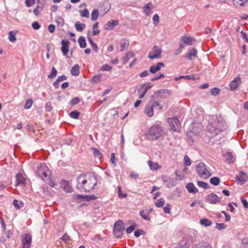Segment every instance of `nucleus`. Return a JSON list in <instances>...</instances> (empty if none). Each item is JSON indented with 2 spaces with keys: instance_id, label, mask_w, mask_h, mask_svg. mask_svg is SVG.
<instances>
[{
  "instance_id": "obj_56",
  "label": "nucleus",
  "mask_w": 248,
  "mask_h": 248,
  "mask_svg": "<svg viewBox=\"0 0 248 248\" xmlns=\"http://www.w3.org/2000/svg\"><path fill=\"white\" fill-rule=\"evenodd\" d=\"M44 181H45L46 183H47V184L50 185V186L52 187H54V186H55V183L50 179V176L48 177V179L47 180H44Z\"/></svg>"
},
{
  "instance_id": "obj_53",
  "label": "nucleus",
  "mask_w": 248,
  "mask_h": 248,
  "mask_svg": "<svg viewBox=\"0 0 248 248\" xmlns=\"http://www.w3.org/2000/svg\"><path fill=\"white\" fill-rule=\"evenodd\" d=\"M79 100L78 97L73 98L70 101V104L71 106H74L79 103Z\"/></svg>"
},
{
  "instance_id": "obj_31",
  "label": "nucleus",
  "mask_w": 248,
  "mask_h": 248,
  "mask_svg": "<svg viewBox=\"0 0 248 248\" xmlns=\"http://www.w3.org/2000/svg\"><path fill=\"white\" fill-rule=\"evenodd\" d=\"M44 5L41 4H38L36 6V8L34 9L33 11V14L35 16H38L40 12L43 10Z\"/></svg>"
},
{
  "instance_id": "obj_9",
  "label": "nucleus",
  "mask_w": 248,
  "mask_h": 248,
  "mask_svg": "<svg viewBox=\"0 0 248 248\" xmlns=\"http://www.w3.org/2000/svg\"><path fill=\"white\" fill-rule=\"evenodd\" d=\"M168 123L170 130L174 132H179L181 129V125L179 120L175 117L170 118L168 119Z\"/></svg>"
},
{
  "instance_id": "obj_25",
  "label": "nucleus",
  "mask_w": 248,
  "mask_h": 248,
  "mask_svg": "<svg viewBox=\"0 0 248 248\" xmlns=\"http://www.w3.org/2000/svg\"><path fill=\"white\" fill-rule=\"evenodd\" d=\"M224 156L229 162L231 163L234 162L235 158L233 157L232 153L227 152L224 154Z\"/></svg>"
},
{
  "instance_id": "obj_33",
  "label": "nucleus",
  "mask_w": 248,
  "mask_h": 248,
  "mask_svg": "<svg viewBox=\"0 0 248 248\" xmlns=\"http://www.w3.org/2000/svg\"><path fill=\"white\" fill-rule=\"evenodd\" d=\"M200 223L201 225L205 227L210 226L212 224V222L208 219L204 218L200 220Z\"/></svg>"
},
{
  "instance_id": "obj_62",
  "label": "nucleus",
  "mask_w": 248,
  "mask_h": 248,
  "mask_svg": "<svg viewBox=\"0 0 248 248\" xmlns=\"http://www.w3.org/2000/svg\"><path fill=\"white\" fill-rule=\"evenodd\" d=\"M241 200L242 204L246 208H248V202L246 199H243L242 197H241Z\"/></svg>"
},
{
  "instance_id": "obj_16",
  "label": "nucleus",
  "mask_w": 248,
  "mask_h": 248,
  "mask_svg": "<svg viewBox=\"0 0 248 248\" xmlns=\"http://www.w3.org/2000/svg\"><path fill=\"white\" fill-rule=\"evenodd\" d=\"M197 55V51L194 48H192L189 49L186 55L184 56L185 58L188 59V60H193Z\"/></svg>"
},
{
  "instance_id": "obj_34",
  "label": "nucleus",
  "mask_w": 248,
  "mask_h": 248,
  "mask_svg": "<svg viewBox=\"0 0 248 248\" xmlns=\"http://www.w3.org/2000/svg\"><path fill=\"white\" fill-rule=\"evenodd\" d=\"M8 38L11 42L14 43L16 40V33L14 31H10L8 33Z\"/></svg>"
},
{
  "instance_id": "obj_7",
  "label": "nucleus",
  "mask_w": 248,
  "mask_h": 248,
  "mask_svg": "<svg viewBox=\"0 0 248 248\" xmlns=\"http://www.w3.org/2000/svg\"><path fill=\"white\" fill-rule=\"evenodd\" d=\"M152 87V85L150 82L139 85L136 87L135 93L139 95L140 99H142L144 97L148 90Z\"/></svg>"
},
{
  "instance_id": "obj_26",
  "label": "nucleus",
  "mask_w": 248,
  "mask_h": 248,
  "mask_svg": "<svg viewBox=\"0 0 248 248\" xmlns=\"http://www.w3.org/2000/svg\"><path fill=\"white\" fill-rule=\"evenodd\" d=\"M79 66L78 64H75L71 69V73L73 76H77L79 74Z\"/></svg>"
},
{
  "instance_id": "obj_54",
  "label": "nucleus",
  "mask_w": 248,
  "mask_h": 248,
  "mask_svg": "<svg viewBox=\"0 0 248 248\" xmlns=\"http://www.w3.org/2000/svg\"><path fill=\"white\" fill-rule=\"evenodd\" d=\"M136 225H131L128 228H127L126 230V232L127 233H130L132 232L136 228Z\"/></svg>"
},
{
  "instance_id": "obj_61",
  "label": "nucleus",
  "mask_w": 248,
  "mask_h": 248,
  "mask_svg": "<svg viewBox=\"0 0 248 248\" xmlns=\"http://www.w3.org/2000/svg\"><path fill=\"white\" fill-rule=\"evenodd\" d=\"M163 210L165 213H170V204H167L166 206L163 208Z\"/></svg>"
},
{
  "instance_id": "obj_4",
  "label": "nucleus",
  "mask_w": 248,
  "mask_h": 248,
  "mask_svg": "<svg viewBox=\"0 0 248 248\" xmlns=\"http://www.w3.org/2000/svg\"><path fill=\"white\" fill-rule=\"evenodd\" d=\"M196 169L199 177L202 179H207L211 175V173L202 162L196 165Z\"/></svg>"
},
{
  "instance_id": "obj_30",
  "label": "nucleus",
  "mask_w": 248,
  "mask_h": 248,
  "mask_svg": "<svg viewBox=\"0 0 248 248\" xmlns=\"http://www.w3.org/2000/svg\"><path fill=\"white\" fill-rule=\"evenodd\" d=\"M13 205L16 208V209H20L21 207H22L24 205V203L21 201H18L17 200H14L13 201Z\"/></svg>"
},
{
  "instance_id": "obj_38",
  "label": "nucleus",
  "mask_w": 248,
  "mask_h": 248,
  "mask_svg": "<svg viewBox=\"0 0 248 248\" xmlns=\"http://www.w3.org/2000/svg\"><path fill=\"white\" fill-rule=\"evenodd\" d=\"M112 69V67L108 64H103L100 68V70L102 71H109L111 70Z\"/></svg>"
},
{
  "instance_id": "obj_49",
  "label": "nucleus",
  "mask_w": 248,
  "mask_h": 248,
  "mask_svg": "<svg viewBox=\"0 0 248 248\" xmlns=\"http://www.w3.org/2000/svg\"><path fill=\"white\" fill-rule=\"evenodd\" d=\"M151 3H147V4H146L145 5H144L143 6V9H144V12L146 14V15H148L150 14V11L149 10V9H150V6L151 5Z\"/></svg>"
},
{
  "instance_id": "obj_41",
  "label": "nucleus",
  "mask_w": 248,
  "mask_h": 248,
  "mask_svg": "<svg viewBox=\"0 0 248 248\" xmlns=\"http://www.w3.org/2000/svg\"><path fill=\"white\" fill-rule=\"evenodd\" d=\"M117 189H118V197L120 198H126L127 196V195L126 193H123V192L121 190V186H118Z\"/></svg>"
},
{
  "instance_id": "obj_52",
  "label": "nucleus",
  "mask_w": 248,
  "mask_h": 248,
  "mask_svg": "<svg viewBox=\"0 0 248 248\" xmlns=\"http://www.w3.org/2000/svg\"><path fill=\"white\" fill-rule=\"evenodd\" d=\"M215 228H216V229H217L218 230H221L225 229L226 228V226L225 225H224L223 223H216Z\"/></svg>"
},
{
  "instance_id": "obj_43",
  "label": "nucleus",
  "mask_w": 248,
  "mask_h": 248,
  "mask_svg": "<svg viewBox=\"0 0 248 248\" xmlns=\"http://www.w3.org/2000/svg\"><path fill=\"white\" fill-rule=\"evenodd\" d=\"M197 185L199 187L205 189H208L209 187L207 183L202 181H198Z\"/></svg>"
},
{
  "instance_id": "obj_29",
  "label": "nucleus",
  "mask_w": 248,
  "mask_h": 248,
  "mask_svg": "<svg viewBox=\"0 0 248 248\" xmlns=\"http://www.w3.org/2000/svg\"><path fill=\"white\" fill-rule=\"evenodd\" d=\"M192 248H211L210 246L205 242H202L194 245Z\"/></svg>"
},
{
  "instance_id": "obj_39",
  "label": "nucleus",
  "mask_w": 248,
  "mask_h": 248,
  "mask_svg": "<svg viewBox=\"0 0 248 248\" xmlns=\"http://www.w3.org/2000/svg\"><path fill=\"white\" fill-rule=\"evenodd\" d=\"M220 179L218 177H214L210 179V182L214 186H217L219 184Z\"/></svg>"
},
{
  "instance_id": "obj_22",
  "label": "nucleus",
  "mask_w": 248,
  "mask_h": 248,
  "mask_svg": "<svg viewBox=\"0 0 248 248\" xmlns=\"http://www.w3.org/2000/svg\"><path fill=\"white\" fill-rule=\"evenodd\" d=\"M148 164L150 167V169L152 170H158L161 168L157 163L153 162L151 160L148 161Z\"/></svg>"
},
{
  "instance_id": "obj_20",
  "label": "nucleus",
  "mask_w": 248,
  "mask_h": 248,
  "mask_svg": "<svg viewBox=\"0 0 248 248\" xmlns=\"http://www.w3.org/2000/svg\"><path fill=\"white\" fill-rule=\"evenodd\" d=\"M61 184L62 188L65 191L67 192H71L72 191V189L68 181L62 180L61 182Z\"/></svg>"
},
{
  "instance_id": "obj_21",
  "label": "nucleus",
  "mask_w": 248,
  "mask_h": 248,
  "mask_svg": "<svg viewBox=\"0 0 248 248\" xmlns=\"http://www.w3.org/2000/svg\"><path fill=\"white\" fill-rule=\"evenodd\" d=\"M186 188H187L188 192L190 193L195 194L198 192V189L192 183L187 184Z\"/></svg>"
},
{
  "instance_id": "obj_13",
  "label": "nucleus",
  "mask_w": 248,
  "mask_h": 248,
  "mask_svg": "<svg viewBox=\"0 0 248 248\" xmlns=\"http://www.w3.org/2000/svg\"><path fill=\"white\" fill-rule=\"evenodd\" d=\"M180 40L181 42L187 46L193 45L196 41L194 37L186 35L182 36Z\"/></svg>"
},
{
  "instance_id": "obj_48",
  "label": "nucleus",
  "mask_w": 248,
  "mask_h": 248,
  "mask_svg": "<svg viewBox=\"0 0 248 248\" xmlns=\"http://www.w3.org/2000/svg\"><path fill=\"white\" fill-rule=\"evenodd\" d=\"M80 16L81 17H89V13L88 10L87 9H85L83 11H80Z\"/></svg>"
},
{
  "instance_id": "obj_35",
  "label": "nucleus",
  "mask_w": 248,
  "mask_h": 248,
  "mask_svg": "<svg viewBox=\"0 0 248 248\" xmlns=\"http://www.w3.org/2000/svg\"><path fill=\"white\" fill-rule=\"evenodd\" d=\"M165 203L164 199L163 198H160L155 202V204L157 207L159 208L163 207Z\"/></svg>"
},
{
  "instance_id": "obj_47",
  "label": "nucleus",
  "mask_w": 248,
  "mask_h": 248,
  "mask_svg": "<svg viewBox=\"0 0 248 248\" xmlns=\"http://www.w3.org/2000/svg\"><path fill=\"white\" fill-rule=\"evenodd\" d=\"M33 101L32 99H28L25 105H24V108L26 109H29L31 108L32 105Z\"/></svg>"
},
{
  "instance_id": "obj_12",
  "label": "nucleus",
  "mask_w": 248,
  "mask_h": 248,
  "mask_svg": "<svg viewBox=\"0 0 248 248\" xmlns=\"http://www.w3.org/2000/svg\"><path fill=\"white\" fill-rule=\"evenodd\" d=\"M220 198L214 193H212L206 197V201L211 204H217L220 202Z\"/></svg>"
},
{
  "instance_id": "obj_11",
  "label": "nucleus",
  "mask_w": 248,
  "mask_h": 248,
  "mask_svg": "<svg viewBox=\"0 0 248 248\" xmlns=\"http://www.w3.org/2000/svg\"><path fill=\"white\" fill-rule=\"evenodd\" d=\"M161 53L162 50L158 46H155L152 50L149 53L148 57L151 60L158 59L161 58Z\"/></svg>"
},
{
  "instance_id": "obj_6",
  "label": "nucleus",
  "mask_w": 248,
  "mask_h": 248,
  "mask_svg": "<svg viewBox=\"0 0 248 248\" xmlns=\"http://www.w3.org/2000/svg\"><path fill=\"white\" fill-rule=\"evenodd\" d=\"M37 173L43 180H47L51 171L45 163H41L38 168Z\"/></svg>"
},
{
  "instance_id": "obj_36",
  "label": "nucleus",
  "mask_w": 248,
  "mask_h": 248,
  "mask_svg": "<svg viewBox=\"0 0 248 248\" xmlns=\"http://www.w3.org/2000/svg\"><path fill=\"white\" fill-rule=\"evenodd\" d=\"M248 0H233L234 5L235 6H243L245 3H247Z\"/></svg>"
},
{
  "instance_id": "obj_28",
  "label": "nucleus",
  "mask_w": 248,
  "mask_h": 248,
  "mask_svg": "<svg viewBox=\"0 0 248 248\" xmlns=\"http://www.w3.org/2000/svg\"><path fill=\"white\" fill-rule=\"evenodd\" d=\"M86 27L84 23H81L79 21H77L75 23V28L78 31H82Z\"/></svg>"
},
{
  "instance_id": "obj_64",
  "label": "nucleus",
  "mask_w": 248,
  "mask_h": 248,
  "mask_svg": "<svg viewBox=\"0 0 248 248\" xmlns=\"http://www.w3.org/2000/svg\"><path fill=\"white\" fill-rule=\"evenodd\" d=\"M48 30L50 33H53L55 30V27L53 24H50L48 27Z\"/></svg>"
},
{
  "instance_id": "obj_44",
  "label": "nucleus",
  "mask_w": 248,
  "mask_h": 248,
  "mask_svg": "<svg viewBox=\"0 0 248 248\" xmlns=\"http://www.w3.org/2000/svg\"><path fill=\"white\" fill-rule=\"evenodd\" d=\"M57 71L54 67H53L50 74L48 76V78L52 79L56 76Z\"/></svg>"
},
{
  "instance_id": "obj_19",
  "label": "nucleus",
  "mask_w": 248,
  "mask_h": 248,
  "mask_svg": "<svg viewBox=\"0 0 248 248\" xmlns=\"http://www.w3.org/2000/svg\"><path fill=\"white\" fill-rule=\"evenodd\" d=\"M164 66L165 64L164 63L159 62L156 65H152L149 68V71L152 74H155L159 71L161 67H164Z\"/></svg>"
},
{
  "instance_id": "obj_55",
  "label": "nucleus",
  "mask_w": 248,
  "mask_h": 248,
  "mask_svg": "<svg viewBox=\"0 0 248 248\" xmlns=\"http://www.w3.org/2000/svg\"><path fill=\"white\" fill-rule=\"evenodd\" d=\"M184 160L186 166H189L191 165L190 159L187 156H185Z\"/></svg>"
},
{
  "instance_id": "obj_37",
  "label": "nucleus",
  "mask_w": 248,
  "mask_h": 248,
  "mask_svg": "<svg viewBox=\"0 0 248 248\" xmlns=\"http://www.w3.org/2000/svg\"><path fill=\"white\" fill-rule=\"evenodd\" d=\"M99 16V12L97 10H93L91 14V19L93 21L96 20Z\"/></svg>"
},
{
  "instance_id": "obj_15",
  "label": "nucleus",
  "mask_w": 248,
  "mask_h": 248,
  "mask_svg": "<svg viewBox=\"0 0 248 248\" xmlns=\"http://www.w3.org/2000/svg\"><path fill=\"white\" fill-rule=\"evenodd\" d=\"M118 24L119 21L118 20H111L106 23L104 28L106 30L111 31Z\"/></svg>"
},
{
  "instance_id": "obj_60",
  "label": "nucleus",
  "mask_w": 248,
  "mask_h": 248,
  "mask_svg": "<svg viewBox=\"0 0 248 248\" xmlns=\"http://www.w3.org/2000/svg\"><path fill=\"white\" fill-rule=\"evenodd\" d=\"M190 246V245L187 242H181L180 244V247L178 248H188Z\"/></svg>"
},
{
  "instance_id": "obj_18",
  "label": "nucleus",
  "mask_w": 248,
  "mask_h": 248,
  "mask_svg": "<svg viewBox=\"0 0 248 248\" xmlns=\"http://www.w3.org/2000/svg\"><path fill=\"white\" fill-rule=\"evenodd\" d=\"M70 42L68 40H62V52L64 56H66L69 52V45Z\"/></svg>"
},
{
  "instance_id": "obj_58",
  "label": "nucleus",
  "mask_w": 248,
  "mask_h": 248,
  "mask_svg": "<svg viewBox=\"0 0 248 248\" xmlns=\"http://www.w3.org/2000/svg\"><path fill=\"white\" fill-rule=\"evenodd\" d=\"M144 231L142 230H138L134 232V235L136 237H138L140 234H143Z\"/></svg>"
},
{
  "instance_id": "obj_45",
  "label": "nucleus",
  "mask_w": 248,
  "mask_h": 248,
  "mask_svg": "<svg viewBox=\"0 0 248 248\" xmlns=\"http://www.w3.org/2000/svg\"><path fill=\"white\" fill-rule=\"evenodd\" d=\"M55 21L59 26H62L64 24V20L63 19L60 17L58 16L56 17Z\"/></svg>"
},
{
  "instance_id": "obj_3",
  "label": "nucleus",
  "mask_w": 248,
  "mask_h": 248,
  "mask_svg": "<svg viewBox=\"0 0 248 248\" xmlns=\"http://www.w3.org/2000/svg\"><path fill=\"white\" fill-rule=\"evenodd\" d=\"M164 135V128L159 125L155 124L146 131L145 136L148 140H155L163 137Z\"/></svg>"
},
{
  "instance_id": "obj_10",
  "label": "nucleus",
  "mask_w": 248,
  "mask_h": 248,
  "mask_svg": "<svg viewBox=\"0 0 248 248\" xmlns=\"http://www.w3.org/2000/svg\"><path fill=\"white\" fill-rule=\"evenodd\" d=\"M21 242L22 248H30L32 236L29 233H24L21 235Z\"/></svg>"
},
{
  "instance_id": "obj_14",
  "label": "nucleus",
  "mask_w": 248,
  "mask_h": 248,
  "mask_svg": "<svg viewBox=\"0 0 248 248\" xmlns=\"http://www.w3.org/2000/svg\"><path fill=\"white\" fill-rule=\"evenodd\" d=\"M248 178V177L247 174L243 171H241L239 175H237L236 177V180L238 182V184L243 185L246 181H247Z\"/></svg>"
},
{
  "instance_id": "obj_27",
  "label": "nucleus",
  "mask_w": 248,
  "mask_h": 248,
  "mask_svg": "<svg viewBox=\"0 0 248 248\" xmlns=\"http://www.w3.org/2000/svg\"><path fill=\"white\" fill-rule=\"evenodd\" d=\"M129 45V42L124 39H123L120 41L121 51H123L124 49L127 48Z\"/></svg>"
},
{
  "instance_id": "obj_17",
  "label": "nucleus",
  "mask_w": 248,
  "mask_h": 248,
  "mask_svg": "<svg viewBox=\"0 0 248 248\" xmlns=\"http://www.w3.org/2000/svg\"><path fill=\"white\" fill-rule=\"evenodd\" d=\"M241 83V79L239 77H237L234 78V79L231 82L230 84V88L231 91L235 90L238 86Z\"/></svg>"
},
{
  "instance_id": "obj_23",
  "label": "nucleus",
  "mask_w": 248,
  "mask_h": 248,
  "mask_svg": "<svg viewBox=\"0 0 248 248\" xmlns=\"http://www.w3.org/2000/svg\"><path fill=\"white\" fill-rule=\"evenodd\" d=\"M135 57V54L129 51L127 52V53L125 55V56H124L122 61L123 64H125L127 62L129 61L131 58H134Z\"/></svg>"
},
{
  "instance_id": "obj_40",
  "label": "nucleus",
  "mask_w": 248,
  "mask_h": 248,
  "mask_svg": "<svg viewBox=\"0 0 248 248\" xmlns=\"http://www.w3.org/2000/svg\"><path fill=\"white\" fill-rule=\"evenodd\" d=\"M140 215L144 220H150V218L148 216V214L146 212L145 213L144 211L142 210L140 212Z\"/></svg>"
},
{
  "instance_id": "obj_32",
  "label": "nucleus",
  "mask_w": 248,
  "mask_h": 248,
  "mask_svg": "<svg viewBox=\"0 0 248 248\" xmlns=\"http://www.w3.org/2000/svg\"><path fill=\"white\" fill-rule=\"evenodd\" d=\"M78 42L79 43V46L81 48H85L86 46V40L84 37L80 36L78 40Z\"/></svg>"
},
{
  "instance_id": "obj_59",
  "label": "nucleus",
  "mask_w": 248,
  "mask_h": 248,
  "mask_svg": "<svg viewBox=\"0 0 248 248\" xmlns=\"http://www.w3.org/2000/svg\"><path fill=\"white\" fill-rule=\"evenodd\" d=\"M32 27L35 30H38L40 28V25L38 22H33L32 24Z\"/></svg>"
},
{
  "instance_id": "obj_2",
  "label": "nucleus",
  "mask_w": 248,
  "mask_h": 248,
  "mask_svg": "<svg viewBox=\"0 0 248 248\" xmlns=\"http://www.w3.org/2000/svg\"><path fill=\"white\" fill-rule=\"evenodd\" d=\"M212 121L207 127V130L211 133L217 135L225 129L226 124L220 116L213 115Z\"/></svg>"
},
{
  "instance_id": "obj_1",
  "label": "nucleus",
  "mask_w": 248,
  "mask_h": 248,
  "mask_svg": "<svg viewBox=\"0 0 248 248\" xmlns=\"http://www.w3.org/2000/svg\"><path fill=\"white\" fill-rule=\"evenodd\" d=\"M77 188L80 192H90L94 189L97 181L95 176L91 173L81 174L77 178Z\"/></svg>"
},
{
  "instance_id": "obj_8",
  "label": "nucleus",
  "mask_w": 248,
  "mask_h": 248,
  "mask_svg": "<svg viewBox=\"0 0 248 248\" xmlns=\"http://www.w3.org/2000/svg\"><path fill=\"white\" fill-rule=\"evenodd\" d=\"M124 230L123 225V222L122 220L117 221L113 228V233L115 237L117 238H121L123 235V232Z\"/></svg>"
},
{
  "instance_id": "obj_42",
  "label": "nucleus",
  "mask_w": 248,
  "mask_h": 248,
  "mask_svg": "<svg viewBox=\"0 0 248 248\" xmlns=\"http://www.w3.org/2000/svg\"><path fill=\"white\" fill-rule=\"evenodd\" d=\"M91 150H92L93 153L95 156H96L99 158H100L101 157L102 154L98 149L93 147L91 148Z\"/></svg>"
},
{
  "instance_id": "obj_63",
  "label": "nucleus",
  "mask_w": 248,
  "mask_h": 248,
  "mask_svg": "<svg viewBox=\"0 0 248 248\" xmlns=\"http://www.w3.org/2000/svg\"><path fill=\"white\" fill-rule=\"evenodd\" d=\"M25 3L27 7H30L34 3V0H26Z\"/></svg>"
},
{
  "instance_id": "obj_46",
  "label": "nucleus",
  "mask_w": 248,
  "mask_h": 248,
  "mask_svg": "<svg viewBox=\"0 0 248 248\" xmlns=\"http://www.w3.org/2000/svg\"><path fill=\"white\" fill-rule=\"evenodd\" d=\"M80 115V113L77 111H73L70 113L71 118L76 119L78 118Z\"/></svg>"
},
{
  "instance_id": "obj_50",
  "label": "nucleus",
  "mask_w": 248,
  "mask_h": 248,
  "mask_svg": "<svg viewBox=\"0 0 248 248\" xmlns=\"http://www.w3.org/2000/svg\"><path fill=\"white\" fill-rule=\"evenodd\" d=\"M210 92L212 95L216 96L219 94L220 90L217 88L215 87L211 90Z\"/></svg>"
},
{
  "instance_id": "obj_24",
  "label": "nucleus",
  "mask_w": 248,
  "mask_h": 248,
  "mask_svg": "<svg viewBox=\"0 0 248 248\" xmlns=\"http://www.w3.org/2000/svg\"><path fill=\"white\" fill-rule=\"evenodd\" d=\"M16 185H23L25 184V179L21 173H18L16 175Z\"/></svg>"
},
{
  "instance_id": "obj_57",
  "label": "nucleus",
  "mask_w": 248,
  "mask_h": 248,
  "mask_svg": "<svg viewBox=\"0 0 248 248\" xmlns=\"http://www.w3.org/2000/svg\"><path fill=\"white\" fill-rule=\"evenodd\" d=\"M100 76L99 75L94 76L91 79L93 82L97 83L100 80Z\"/></svg>"
},
{
  "instance_id": "obj_51",
  "label": "nucleus",
  "mask_w": 248,
  "mask_h": 248,
  "mask_svg": "<svg viewBox=\"0 0 248 248\" xmlns=\"http://www.w3.org/2000/svg\"><path fill=\"white\" fill-rule=\"evenodd\" d=\"M153 20L154 24L155 26H156L159 21V17L157 14H155L153 17Z\"/></svg>"
},
{
  "instance_id": "obj_5",
  "label": "nucleus",
  "mask_w": 248,
  "mask_h": 248,
  "mask_svg": "<svg viewBox=\"0 0 248 248\" xmlns=\"http://www.w3.org/2000/svg\"><path fill=\"white\" fill-rule=\"evenodd\" d=\"M162 107L157 101L149 103L145 108L144 112L149 117H151L154 115V109H161Z\"/></svg>"
}]
</instances>
